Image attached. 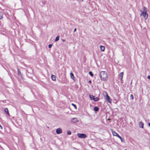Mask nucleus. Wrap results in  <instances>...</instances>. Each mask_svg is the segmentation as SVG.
<instances>
[{
  "mask_svg": "<svg viewBox=\"0 0 150 150\" xmlns=\"http://www.w3.org/2000/svg\"><path fill=\"white\" fill-rule=\"evenodd\" d=\"M100 77L101 80L104 81H106L108 79V75L107 72L103 71L99 72Z\"/></svg>",
  "mask_w": 150,
  "mask_h": 150,
  "instance_id": "f257e3e1",
  "label": "nucleus"
},
{
  "mask_svg": "<svg viewBox=\"0 0 150 150\" xmlns=\"http://www.w3.org/2000/svg\"><path fill=\"white\" fill-rule=\"evenodd\" d=\"M147 11V8H146L144 7L143 11L142 12L141 11L142 13L140 14V16H142V15H143L145 19H146L148 16V13H146Z\"/></svg>",
  "mask_w": 150,
  "mask_h": 150,
  "instance_id": "f03ea898",
  "label": "nucleus"
},
{
  "mask_svg": "<svg viewBox=\"0 0 150 150\" xmlns=\"http://www.w3.org/2000/svg\"><path fill=\"white\" fill-rule=\"evenodd\" d=\"M77 136L78 137L81 138H84L86 137V135L84 134L78 133L77 134Z\"/></svg>",
  "mask_w": 150,
  "mask_h": 150,
  "instance_id": "7ed1b4c3",
  "label": "nucleus"
},
{
  "mask_svg": "<svg viewBox=\"0 0 150 150\" xmlns=\"http://www.w3.org/2000/svg\"><path fill=\"white\" fill-rule=\"evenodd\" d=\"M123 72L120 73L118 76V79H120L121 81H122L123 77Z\"/></svg>",
  "mask_w": 150,
  "mask_h": 150,
  "instance_id": "20e7f679",
  "label": "nucleus"
},
{
  "mask_svg": "<svg viewBox=\"0 0 150 150\" xmlns=\"http://www.w3.org/2000/svg\"><path fill=\"white\" fill-rule=\"evenodd\" d=\"M106 99L107 100L108 102L109 103H111L112 100L110 98L108 95L107 93H106Z\"/></svg>",
  "mask_w": 150,
  "mask_h": 150,
  "instance_id": "39448f33",
  "label": "nucleus"
},
{
  "mask_svg": "<svg viewBox=\"0 0 150 150\" xmlns=\"http://www.w3.org/2000/svg\"><path fill=\"white\" fill-rule=\"evenodd\" d=\"M56 132L57 134H59L62 132V131L60 128H59L57 129L56 130Z\"/></svg>",
  "mask_w": 150,
  "mask_h": 150,
  "instance_id": "423d86ee",
  "label": "nucleus"
},
{
  "mask_svg": "<svg viewBox=\"0 0 150 150\" xmlns=\"http://www.w3.org/2000/svg\"><path fill=\"white\" fill-rule=\"evenodd\" d=\"M71 121L73 123H76L78 122L77 119L76 118H72L71 120Z\"/></svg>",
  "mask_w": 150,
  "mask_h": 150,
  "instance_id": "0eeeda50",
  "label": "nucleus"
},
{
  "mask_svg": "<svg viewBox=\"0 0 150 150\" xmlns=\"http://www.w3.org/2000/svg\"><path fill=\"white\" fill-rule=\"evenodd\" d=\"M112 132L113 135L114 136L117 137V136L119 135V134L117 132H116L115 131L113 130H112Z\"/></svg>",
  "mask_w": 150,
  "mask_h": 150,
  "instance_id": "6e6552de",
  "label": "nucleus"
},
{
  "mask_svg": "<svg viewBox=\"0 0 150 150\" xmlns=\"http://www.w3.org/2000/svg\"><path fill=\"white\" fill-rule=\"evenodd\" d=\"M139 127H140L142 128H143L144 126V123L143 122H139Z\"/></svg>",
  "mask_w": 150,
  "mask_h": 150,
  "instance_id": "1a4fd4ad",
  "label": "nucleus"
},
{
  "mask_svg": "<svg viewBox=\"0 0 150 150\" xmlns=\"http://www.w3.org/2000/svg\"><path fill=\"white\" fill-rule=\"evenodd\" d=\"M100 48L101 50L102 51H104L105 49V47L104 46H103L102 45H100Z\"/></svg>",
  "mask_w": 150,
  "mask_h": 150,
  "instance_id": "9d476101",
  "label": "nucleus"
},
{
  "mask_svg": "<svg viewBox=\"0 0 150 150\" xmlns=\"http://www.w3.org/2000/svg\"><path fill=\"white\" fill-rule=\"evenodd\" d=\"M51 78L52 80L53 81H55L56 79V76L54 75H52L51 76Z\"/></svg>",
  "mask_w": 150,
  "mask_h": 150,
  "instance_id": "9b49d317",
  "label": "nucleus"
},
{
  "mask_svg": "<svg viewBox=\"0 0 150 150\" xmlns=\"http://www.w3.org/2000/svg\"><path fill=\"white\" fill-rule=\"evenodd\" d=\"M70 76H71V78L73 79V80H74V75L71 72L70 73Z\"/></svg>",
  "mask_w": 150,
  "mask_h": 150,
  "instance_id": "f8f14e48",
  "label": "nucleus"
},
{
  "mask_svg": "<svg viewBox=\"0 0 150 150\" xmlns=\"http://www.w3.org/2000/svg\"><path fill=\"white\" fill-rule=\"evenodd\" d=\"M119 138L121 141L122 142H124V138H122L119 135L117 136V137Z\"/></svg>",
  "mask_w": 150,
  "mask_h": 150,
  "instance_id": "ddd939ff",
  "label": "nucleus"
},
{
  "mask_svg": "<svg viewBox=\"0 0 150 150\" xmlns=\"http://www.w3.org/2000/svg\"><path fill=\"white\" fill-rule=\"evenodd\" d=\"M94 110L96 111H97L99 110V108L97 107H95L94 108Z\"/></svg>",
  "mask_w": 150,
  "mask_h": 150,
  "instance_id": "4468645a",
  "label": "nucleus"
},
{
  "mask_svg": "<svg viewBox=\"0 0 150 150\" xmlns=\"http://www.w3.org/2000/svg\"><path fill=\"white\" fill-rule=\"evenodd\" d=\"M59 36H57L55 39V41L56 42L59 40Z\"/></svg>",
  "mask_w": 150,
  "mask_h": 150,
  "instance_id": "2eb2a0df",
  "label": "nucleus"
},
{
  "mask_svg": "<svg viewBox=\"0 0 150 150\" xmlns=\"http://www.w3.org/2000/svg\"><path fill=\"white\" fill-rule=\"evenodd\" d=\"M99 100V99L98 98V97H96V98H94V99H93V100L95 101H98Z\"/></svg>",
  "mask_w": 150,
  "mask_h": 150,
  "instance_id": "dca6fc26",
  "label": "nucleus"
},
{
  "mask_svg": "<svg viewBox=\"0 0 150 150\" xmlns=\"http://www.w3.org/2000/svg\"><path fill=\"white\" fill-rule=\"evenodd\" d=\"M89 97L91 99V100H93L94 99V96H93V95H89Z\"/></svg>",
  "mask_w": 150,
  "mask_h": 150,
  "instance_id": "f3484780",
  "label": "nucleus"
},
{
  "mask_svg": "<svg viewBox=\"0 0 150 150\" xmlns=\"http://www.w3.org/2000/svg\"><path fill=\"white\" fill-rule=\"evenodd\" d=\"M5 112L7 114H9L8 111V110L7 108L5 109L4 110Z\"/></svg>",
  "mask_w": 150,
  "mask_h": 150,
  "instance_id": "a211bd4d",
  "label": "nucleus"
},
{
  "mask_svg": "<svg viewBox=\"0 0 150 150\" xmlns=\"http://www.w3.org/2000/svg\"><path fill=\"white\" fill-rule=\"evenodd\" d=\"M17 74L18 75H21V72L18 69V74Z\"/></svg>",
  "mask_w": 150,
  "mask_h": 150,
  "instance_id": "6ab92c4d",
  "label": "nucleus"
},
{
  "mask_svg": "<svg viewBox=\"0 0 150 150\" xmlns=\"http://www.w3.org/2000/svg\"><path fill=\"white\" fill-rule=\"evenodd\" d=\"M3 17V13H2L0 11V19H1Z\"/></svg>",
  "mask_w": 150,
  "mask_h": 150,
  "instance_id": "aec40b11",
  "label": "nucleus"
},
{
  "mask_svg": "<svg viewBox=\"0 0 150 150\" xmlns=\"http://www.w3.org/2000/svg\"><path fill=\"white\" fill-rule=\"evenodd\" d=\"M89 74L91 76H93V74L91 71H90Z\"/></svg>",
  "mask_w": 150,
  "mask_h": 150,
  "instance_id": "412c9836",
  "label": "nucleus"
},
{
  "mask_svg": "<svg viewBox=\"0 0 150 150\" xmlns=\"http://www.w3.org/2000/svg\"><path fill=\"white\" fill-rule=\"evenodd\" d=\"M67 132L68 135H70L71 133V132L70 131H67Z\"/></svg>",
  "mask_w": 150,
  "mask_h": 150,
  "instance_id": "4be33fe9",
  "label": "nucleus"
},
{
  "mask_svg": "<svg viewBox=\"0 0 150 150\" xmlns=\"http://www.w3.org/2000/svg\"><path fill=\"white\" fill-rule=\"evenodd\" d=\"M71 105H72L76 109H77L76 106V105L73 103H72Z\"/></svg>",
  "mask_w": 150,
  "mask_h": 150,
  "instance_id": "5701e85b",
  "label": "nucleus"
},
{
  "mask_svg": "<svg viewBox=\"0 0 150 150\" xmlns=\"http://www.w3.org/2000/svg\"><path fill=\"white\" fill-rule=\"evenodd\" d=\"M130 97L132 99H133V98H134V96H133V95H132V94H131V95H130Z\"/></svg>",
  "mask_w": 150,
  "mask_h": 150,
  "instance_id": "b1692460",
  "label": "nucleus"
},
{
  "mask_svg": "<svg viewBox=\"0 0 150 150\" xmlns=\"http://www.w3.org/2000/svg\"><path fill=\"white\" fill-rule=\"evenodd\" d=\"M52 44H50L49 45H48V47L49 48H50L52 47Z\"/></svg>",
  "mask_w": 150,
  "mask_h": 150,
  "instance_id": "393cba45",
  "label": "nucleus"
},
{
  "mask_svg": "<svg viewBox=\"0 0 150 150\" xmlns=\"http://www.w3.org/2000/svg\"><path fill=\"white\" fill-rule=\"evenodd\" d=\"M147 78L148 79H150V76H148Z\"/></svg>",
  "mask_w": 150,
  "mask_h": 150,
  "instance_id": "a878e982",
  "label": "nucleus"
},
{
  "mask_svg": "<svg viewBox=\"0 0 150 150\" xmlns=\"http://www.w3.org/2000/svg\"><path fill=\"white\" fill-rule=\"evenodd\" d=\"M76 28H75V29H74V32H75L76 31Z\"/></svg>",
  "mask_w": 150,
  "mask_h": 150,
  "instance_id": "bb28decb",
  "label": "nucleus"
},
{
  "mask_svg": "<svg viewBox=\"0 0 150 150\" xmlns=\"http://www.w3.org/2000/svg\"><path fill=\"white\" fill-rule=\"evenodd\" d=\"M0 127L1 128V129H2V127L1 126V125H0Z\"/></svg>",
  "mask_w": 150,
  "mask_h": 150,
  "instance_id": "cd10ccee",
  "label": "nucleus"
},
{
  "mask_svg": "<svg viewBox=\"0 0 150 150\" xmlns=\"http://www.w3.org/2000/svg\"><path fill=\"white\" fill-rule=\"evenodd\" d=\"M89 83H91V80H89Z\"/></svg>",
  "mask_w": 150,
  "mask_h": 150,
  "instance_id": "c85d7f7f",
  "label": "nucleus"
},
{
  "mask_svg": "<svg viewBox=\"0 0 150 150\" xmlns=\"http://www.w3.org/2000/svg\"><path fill=\"white\" fill-rule=\"evenodd\" d=\"M148 125L150 126V122L148 124Z\"/></svg>",
  "mask_w": 150,
  "mask_h": 150,
  "instance_id": "c756f323",
  "label": "nucleus"
},
{
  "mask_svg": "<svg viewBox=\"0 0 150 150\" xmlns=\"http://www.w3.org/2000/svg\"><path fill=\"white\" fill-rule=\"evenodd\" d=\"M62 41L63 42H65V40H62Z\"/></svg>",
  "mask_w": 150,
  "mask_h": 150,
  "instance_id": "7c9ffc66",
  "label": "nucleus"
},
{
  "mask_svg": "<svg viewBox=\"0 0 150 150\" xmlns=\"http://www.w3.org/2000/svg\"><path fill=\"white\" fill-rule=\"evenodd\" d=\"M110 120V119H108V120Z\"/></svg>",
  "mask_w": 150,
  "mask_h": 150,
  "instance_id": "2f4dec72",
  "label": "nucleus"
},
{
  "mask_svg": "<svg viewBox=\"0 0 150 150\" xmlns=\"http://www.w3.org/2000/svg\"><path fill=\"white\" fill-rule=\"evenodd\" d=\"M125 150H127L126 149H125Z\"/></svg>",
  "mask_w": 150,
  "mask_h": 150,
  "instance_id": "473e14b6",
  "label": "nucleus"
}]
</instances>
